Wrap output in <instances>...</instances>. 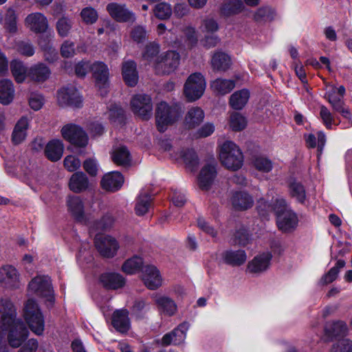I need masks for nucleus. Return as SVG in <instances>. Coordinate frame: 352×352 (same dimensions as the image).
I'll return each instance as SVG.
<instances>
[{
    "mask_svg": "<svg viewBox=\"0 0 352 352\" xmlns=\"http://www.w3.org/2000/svg\"><path fill=\"white\" fill-rule=\"evenodd\" d=\"M8 333L9 344L17 348L26 340L28 329L21 320L16 318V309L8 299L0 300V338Z\"/></svg>",
    "mask_w": 352,
    "mask_h": 352,
    "instance_id": "obj_1",
    "label": "nucleus"
},
{
    "mask_svg": "<svg viewBox=\"0 0 352 352\" xmlns=\"http://www.w3.org/2000/svg\"><path fill=\"white\" fill-rule=\"evenodd\" d=\"M180 115L179 108L177 105H169L166 102L157 104L155 109V121L158 131L164 132L168 126L178 120Z\"/></svg>",
    "mask_w": 352,
    "mask_h": 352,
    "instance_id": "obj_2",
    "label": "nucleus"
},
{
    "mask_svg": "<svg viewBox=\"0 0 352 352\" xmlns=\"http://www.w3.org/2000/svg\"><path fill=\"white\" fill-rule=\"evenodd\" d=\"M219 159L228 169L236 170L241 168L243 155L239 146L231 141L225 142L221 147Z\"/></svg>",
    "mask_w": 352,
    "mask_h": 352,
    "instance_id": "obj_3",
    "label": "nucleus"
},
{
    "mask_svg": "<svg viewBox=\"0 0 352 352\" xmlns=\"http://www.w3.org/2000/svg\"><path fill=\"white\" fill-rule=\"evenodd\" d=\"M24 317L30 329L36 335H41L44 331L43 316L33 299H28L24 307Z\"/></svg>",
    "mask_w": 352,
    "mask_h": 352,
    "instance_id": "obj_4",
    "label": "nucleus"
},
{
    "mask_svg": "<svg viewBox=\"0 0 352 352\" xmlns=\"http://www.w3.org/2000/svg\"><path fill=\"white\" fill-rule=\"evenodd\" d=\"M206 89V81L200 73H194L187 79L184 93L188 100L194 101L199 99Z\"/></svg>",
    "mask_w": 352,
    "mask_h": 352,
    "instance_id": "obj_5",
    "label": "nucleus"
},
{
    "mask_svg": "<svg viewBox=\"0 0 352 352\" xmlns=\"http://www.w3.org/2000/svg\"><path fill=\"white\" fill-rule=\"evenodd\" d=\"M179 63V54L175 51H168L157 57L155 69L159 74H168L177 67Z\"/></svg>",
    "mask_w": 352,
    "mask_h": 352,
    "instance_id": "obj_6",
    "label": "nucleus"
},
{
    "mask_svg": "<svg viewBox=\"0 0 352 352\" xmlns=\"http://www.w3.org/2000/svg\"><path fill=\"white\" fill-rule=\"evenodd\" d=\"M133 112L141 119L148 120L153 114L151 98L146 94H138L131 101Z\"/></svg>",
    "mask_w": 352,
    "mask_h": 352,
    "instance_id": "obj_7",
    "label": "nucleus"
},
{
    "mask_svg": "<svg viewBox=\"0 0 352 352\" xmlns=\"http://www.w3.org/2000/svg\"><path fill=\"white\" fill-rule=\"evenodd\" d=\"M65 140L78 147H85L88 143V136L82 129L76 124H67L61 130Z\"/></svg>",
    "mask_w": 352,
    "mask_h": 352,
    "instance_id": "obj_8",
    "label": "nucleus"
},
{
    "mask_svg": "<svg viewBox=\"0 0 352 352\" xmlns=\"http://www.w3.org/2000/svg\"><path fill=\"white\" fill-rule=\"evenodd\" d=\"M58 103L61 107L79 108L82 106V98L75 87H63L57 92Z\"/></svg>",
    "mask_w": 352,
    "mask_h": 352,
    "instance_id": "obj_9",
    "label": "nucleus"
},
{
    "mask_svg": "<svg viewBox=\"0 0 352 352\" xmlns=\"http://www.w3.org/2000/svg\"><path fill=\"white\" fill-rule=\"evenodd\" d=\"M95 245L103 257L111 258L115 256L119 248L117 241L108 235H96Z\"/></svg>",
    "mask_w": 352,
    "mask_h": 352,
    "instance_id": "obj_10",
    "label": "nucleus"
},
{
    "mask_svg": "<svg viewBox=\"0 0 352 352\" xmlns=\"http://www.w3.org/2000/svg\"><path fill=\"white\" fill-rule=\"evenodd\" d=\"M29 290L36 295L47 298L49 301L52 299V289L48 276H36L28 285Z\"/></svg>",
    "mask_w": 352,
    "mask_h": 352,
    "instance_id": "obj_11",
    "label": "nucleus"
},
{
    "mask_svg": "<svg viewBox=\"0 0 352 352\" xmlns=\"http://www.w3.org/2000/svg\"><path fill=\"white\" fill-rule=\"evenodd\" d=\"M107 10L111 17L119 23H133L135 16L125 4L113 2L107 6Z\"/></svg>",
    "mask_w": 352,
    "mask_h": 352,
    "instance_id": "obj_12",
    "label": "nucleus"
},
{
    "mask_svg": "<svg viewBox=\"0 0 352 352\" xmlns=\"http://www.w3.org/2000/svg\"><path fill=\"white\" fill-rule=\"evenodd\" d=\"M142 278L149 289H156L162 285V277L154 265H146L142 268Z\"/></svg>",
    "mask_w": 352,
    "mask_h": 352,
    "instance_id": "obj_13",
    "label": "nucleus"
},
{
    "mask_svg": "<svg viewBox=\"0 0 352 352\" xmlns=\"http://www.w3.org/2000/svg\"><path fill=\"white\" fill-rule=\"evenodd\" d=\"M25 24L34 33L45 32L48 28L47 18L40 12L28 14L25 19Z\"/></svg>",
    "mask_w": 352,
    "mask_h": 352,
    "instance_id": "obj_14",
    "label": "nucleus"
},
{
    "mask_svg": "<svg viewBox=\"0 0 352 352\" xmlns=\"http://www.w3.org/2000/svg\"><path fill=\"white\" fill-rule=\"evenodd\" d=\"M187 329L188 326L186 323L180 324L177 328L164 335L162 338V344L168 346L170 344L179 345L183 343L186 339Z\"/></svg>",
    "mask_w": 352,
    "mask_h": 352,
    "instance_id": "obj_15",
    "label": "nucleus"
},
{
    "mask_svg": "<svg viewBox=\"0 0 352 352\" xmlns=\"http://www.w3.org/2000/svg\"><path fill=\"white\" fill-rule=\"evenodd\" d=\"M276 223L279 230L289 232L295 229L298 223L296 214L292 210H287L277 215Z\"/></svg>",
    "mask_w": 352,
    "mask_h": 352,
    "instance_id": "obj_16",
    "label": "nucleus"
},
{
    "mask_svg": "<svg viewBox=\"0 0 352 352\" xmlns=\"http://www.w3.org/2000/svg\"><path fill=\"white\" fill-rule=\"evenodd\" d=\"M69 211L76 221L81 223H87L84 212V205L78 196H69L67 201Z\"/></svg>",
    "mask_w": 352,
    "mask_h": 352,
    "instance_id": "obj_17",
    "label": "nucleus"
},
{
    "mask_svg": "<svg viewBox=\"0 0 352 352\" xmlns=\"http://www.w3.org/2000/svg\"><path fill=\"white\" fill-rule=\"evenodd\" d=\"M0 282L6 287L17 288L19 286V275L16 268L6 265L0 269Z\"/></svg>",
    "mask_w": 352,
    "mask_h": 352,
    "instance_id": "obj_18",
    "label": "nucleus"
},
{
    "mask_svg": "<svg viewBox=\"0 0 352 352\" xmlns=\"http://www.w3.org/2000/svg\"><path fill=\"white\" fill-rule=\"evenodd\" d=\"M217 175L216 167L213 164L204 166L199 175L198 184L202 190H208Z\"/></svg>",
    "mask_w": 352,
    "mask_h": 352,
    "instance_id": "obj_19",
    "label": "nucleus"
},
{
    "mask_svg": "<svg viewBox=\"0 0 352 352\" xmlns=\"http://www.w3.org/2000/svg\"><path fill=\"white\" fill-rule=\"evenodd\" d=\"M270 252H264L255 256L248 263V270L251 273L258 274L265 272L270 266L272 259Z\"/></svg>",
    "mask_w": 352,
    "mask_h": 352,
    "instance_id": "obj_20",
    "label": "nucleus"
},
{
    "mask_svg": "<svg viewBox=\"0 0 352 352\" xmlns=\"http://www.w3.org/2000/svg\"><path fill=\"white\" fill-rule=\"evenodd\" d=\"M91 70L99 89H104L108 85L109 69L102 62H96L91 65Z\"/></svg>",
    "mask_w": 352,
    "mask_h": 352,
    "instance_id": "obj_21",
    "label": "nucleus"
},
{
    "mask_svg": "<svg viewBox=\"0 0 352 352\" xmlns=\"http://www.w3.org/2000/svg\"><path fill=\"white\" fill-rule=\"evenodd\" d=\"M123 182L122 174L118 171H113L104 175L101 180V186L106 190L114 192L121 188Z\"/></svg>",
    "mask_w": 352,
    "mask_h": 352,
    "instance_id": "obj_22",
    "label": "nucleus"
},
{
    "mask_svg": "<svg viewBox=\"0 0 352 352\" xmlns=\"http://www.w3.org/2000/svg\"><path fill=\"white\" fill-rule=\"evenodd\" d=\"M154 302L160 314L165 316H173L177 309V307L175 301L166 296H155Z\"/></svg>",
    "mask_w": 352,
    "mask_h": 352,
    "instance_id": "obj_23",
    "label": "nucleus"
},
{
    "mask_svg": "<svg viewBox=\"0 0 352 352\" xmlns=\"http://www.w3.org/2000/svg\"><path fill=\"white\" fill-rule=\"evenodd\" d=\"M122 74L124 82L129 87H135L138 81V74L136 63L133 60L123 63Z\"/></svg>",
    "mask_w": 352,
    "mask_h": 352,
    "instance_id": "obj_24",
    "label": "nucleus"
},
{
    "mask_svg": "<svg viewBox=\"0 0 352 352\" xmlns=\"http://www.w3.org/2000/svg\"><path fill=\"white\" fill-rule=\"evenodd\" d=\"M100 281L107 289H118L125 284L124 278L118 273H104L100 275Z\"/></svg>",
    "mask_w": 352,
    "mask_h": 352,
    "instance_id": "obj_25",
    "label": "nucleus"
},
{
    "mask_svg": "<svg viewBox=\"0 0 352 352\" xmlns=\"http://www.w3.org/2000/svg\"><path fill=\"white\" fill-rule=\"evenodd\" d=\"M112 325L118 331L126 333L130 327L129 311L126 309L115 311L112 316Z\"/></svg>",
    "mask_w": 352,
    "mask_h": 352,
    "instance_id": "obj_26",
    "label": "nucleus"
},
{
    "mask_svg": "<svg viewBox=\"0 0 352 352\" xmlns=\"http://www.w3.org/2000/svg\"><path fill=\"white\" fill-rule=\"evenodd\" d=\"M233 207L237 210H245L253 206L254 200L252 196L244 191L234 192L231 197Z\"/></svg>",
    "mask_w": 352,
    "mask_h": 352,
    "instance_id": "obj_27",
    "label": "nucleus"
},
{
    "mask_svg": "<svg viewBox=\"0 0 352 352\" xmlns=\"http://www.w3.org/2000/svg\"><path fill=\"white\" fill-rule=\"evenodd\" d=\"M63 149V144L60 140H53L45 145V155L51 162H57L62 157Z\"/></svg>",
    "mask_w": 352,
    "mask_h": 352,
    "instance_id": "obj_28",
    "label": "nucleus"
},
{
    "mask_svg": "<svg viewBox=\"0 0 352 352\" xmlns=\"http://www.w3.org/2000/svg\"><path fill=\"white\" fill-rule=\"evenodd\" d=\"M222 258L228 265L240 266L246 261L247 255L245 252L242 250H229L222 253Z\"/></svg>",
    "mask_w": 352,
    "mask_h": 352,
    "instance_id": "obj_29",
    "label": "nucleus"
},
{
    "mask_svg": "<svg viewBox=\"0 0 352 352\" xmlns=\"http://www.w3.org/2000/svg\"><path fill=\"white\" fill-rule=\"evenodd\" d=\"M88 178L86 175L81 171L74 173L69 183L70 190L76 193L85 190L88 188Z\"/></svg>",
    "mask_w": 352,
    "mask_h": 352,
    "instance_id": "obj_30",
    "label": "nucleus"
},
{
    "mask_svg": "<svg viewBox=\"0 0 352 352\" xmlns=\"http://www.w3.org/2000/svg\"><path fill=\"white\" fill-rule=\"evenodd\" d=\"M51 71L44 63H38L31 67L28 76L34 81L44 82L50 76Z\"/></svg>",
    "mask_w": 352,
    "mask_h": 352,
    "instance_id": "obj_31",
    "label": "nucleus"
},
{
    "mask_svg": "<svg viewBox=\"0 0 352 352\" xmlns=\"http://www.w3.org/2000/svg\"><path fill=\"white\" fill-rule=\"evenodd\" d=\"M14 88L12 82L8 79L0 80V102L9 104L13 100Z\"/></svg>",
    "mask_w": 352,
    "mask_h": 352,
    "instance_id": "obj_32",
    "label": "nucleus"
},
{
    "mask_svg": "<svg viewBox=\"0 0 352 352\" xmlns=\"http://www.w3.org/2000/svg\"><path fill=\"white\" fill-rule=\"evenodd\" d=\"M346 331L347 327L346 324L342 321L328 323L324 328L325 336L328 340L344 336Z\"/></svg>",
    "mask_w": 352,
    "mask_h": 352,
    "instance_id": "obj_33",
    "label": "nucleus"
},
{
    "mask_svg": "<svg viewBox=\"0 0 352 352\" xmlns=\"http://www.w3.org/2000/svg\"><path fill=\"white\" fill-rule=\"evenodd\" d=\"M211 65L214 71L226 72L231 65V59L227 54L217 52L212 56Z\"/></svg>",
    "mask_w": 352,
    "mask_h": 352,
    "instance_id": "obj_34",
    "label": "nucleus"
},
{
    "mask_svg": "<svg viewBox=\"0 0 352 352\" xmlns=\"http://www.w3.org/2000/svg\"><path fill=\"white\" fill-rule=\"evenodd\" d=\"M289 195L300 204H304L306 199V190L301 182L292 178L288 184Z\"/></svg>",
    "mask_w": 352,
    "mask_h": 352,
    "instance_id": "obj_35",
    "label": "nucleus"
},
{
    "mask_svg": "<svg viewBox=\"0 0 352 352\" xmlns=\"http://www.w3.org/2000/svg\"><path fill=\"white\" fill-rule=\"evenodd\" d=\"M204 113L197 107L190 108L185 118V124L189 129H192L199 125L204 120Z\"/></svg>",
    "mask_w": 352,
    "mask_h": 352,
    "instance_id": "obj_36",
    "label": "nucleus"
},
{
    "mask_svg": "<svg viewBox=\"0 0 352 352\" xmlns=\"http://www.w3.org/2000/svg\"><path fill=\"white\" fill-rule=\"evenodd\" d=\"M249 98L250 92L248 89H243L235 91L230 97V104L233 109L241 110L247 104Z\"/></svg>",
    "mask_w": 352,
    "mask_h": 352,
    "instance_id": "obj_37",
    "label": "nucleus"
},
{
    "mask_svg": "<svg viewBox=\"0 0 352 352\" xmlns=\"http://www.w3.org/2000/svg\"><path fill=\"white\" fill-rule=\"evenodd\" d=\"M28 126V118H22L18 121L12 135V140L14 144H19L25 139Z\"/></svg>",
    "mask_w": 352,
    "mask_h": 352,
    "instance_id": "obj_38",
    "label": "nucleus"
},
{
    "mask_svg": "<svg viewBox=\"0 0 352 352\" xmlns=\"http://www.w3.org/2000/svg\"><path fill=\"white\" fill-rule=\"evenodd\" d=\"M212 90L220 95H225L230 93L235 87V81L217 78L212 81L210 85Z\"/></svg>",
    "mask_w": 352,
    "mask_h": 352,
    "instance_id": "obj_39",
    "label": "nucleus"
},
{
    "mask_svg": "<svg viewBox=\"0 0 352 352\" xmlns=\"http://www.w3.org/2000/svg\"><path fill=\"white\" fill-rule=\"evenodd\" d=\"M10 70L18 83L23 82L27 76H28V71L23 62L19 60H12L10 63Z\"/></svg>",
    "mask_w": 352,
    "mask_h": 352,
    "instance_id": "obj_40",
    "label": "nucleus"
},
{
    "mask_svg": "<svg viewBox=\"0 0 352 352\" xmlns=\"http://www.w3.org/2000/svg\"><path fill=\"white\" fill-rule=\"evenodd\" d=\"M345 265V262L343 260H338L336 265L331 267L327 273L324 274L320 281V285H327L333 282L338 277L340 270Z\"/></svg>",
    "mask_w": 352,
    "mask_h": 352,
    "instance_id": "obj_41",
    "label": "nucleus"
},
{
    "mask_svg": "<svg viewBox=\"0 0 352 352\" xmlns=\"http://www.w3.org/2000/svg\"><path fill=\"white\" fill-rule=\"evenodd\" d=\"M243 3L241 0H227L221 6V14L225 16L236 14L242 11Z\"/></svg>",
    "mask_w": 352,
    "mask_h": 352,
    "instance_id": "obj_42",
    "label": "nucleus"
},
{
    "mask_svg": "<svg viewBox=\"0 0 352 352\" xmlns=\"http://www.w3.org/2000/svg\"><path fill=\"white\" fill-rule=\"evenodd\" d=\"M112 160L118 165H127L131 161L130 153L126 146H120L113 151Z\"/></svg>",
    "mask_w": 352,
    "mask_h": 352,
    "instance_id": "obj_43",
    "label": "nucleus"
},
{
    "mask_svg": "<svg viewBox=\"0 0 352 352\" xmlns=\"http://www.w3.org/2000/svg\"><path fill=\"white\" fill-rule=\"evenodd\" d=\"M142 258L139 256H133L126 260L122 265V271L128 274L136 273L142 267Z\"/></svg>",
    "mask_w": 352,
    "mask_h": 352,
    "instance_id": "obj_44",
    "label": "nucleus"
},
{
    "mask_svg": "<svg viewBox=\"0 0 352 352\" xmlns=\"http://www.w3.org/2000/svg\"><path fill=\"white\" fill-rule=\"evenodd\" d=\"M153 12L156 18L160 20H166L171 16L173 10L170 4L162 2L155 6Z\"/></svg>",
    "mask_w": 352,
    "mask_h": 352,
    "instance_id": "obj_45",
    "label": "nucleus"
},
{
    "mask_svg": "<svg viewBox=\"0 0 352 352\" xmlns=\"http://www.w3.org/2000/svg\"><path fill=\"white\" fill-rule=\"evenodd\" d=\"M151 199L148 194L141 195L137 200L135 210L137 215L146 214L151 206Z\"/></svg>",
    "mask_w": 352,
    "mask_h": 352,
    "instance_id": "obj_46",
    "label": "nucleus"
},
{
    "mask_svg": "<svg viewBox=\"0 0 352 352\" xmlns=\"http://www.w3.org/2000/svg\"><path fill=\"white\" fill-rule=\"evenodd\" d=\"M182 157L186 166L193 170L197 168L199 159L197 153L192 149H187L182 153Z\"/></svg>",
    "mask_w": 352,
    "mask_h": 352,
    "instance_id": "obj_47",
    "label": "nucleus"
},
{
    "mask_svg": "<svg viewBox=\"0 0 352 352\" xmlns=\"http://www.w3.org/2000/svg\"><path fill=\"white\" fill-rule=\"evenodd\" d=\"M253 165L256 170L263 173H269L273 167L272 161L262 156L255 157L253 160Z\"/></svg>",
    "mask_w": 352,
    "mask_h": 352,
    "instance_id": "obj_48",
    "label": "nucleus"
},
{
    "mask_svg": "<svg viewBox=\"0 0 352 352\" xmlns=\"http://www.w3.org/2000/svg\"><path fill=\"white\" fill-rule=\"evenodd\" d=\"M4 28L10 33H15L17 31L16 14L12 8H9L7 10Z\"/></svg>",
    "mask_w": 352,
    "mask_h": 352,
    "instance_id": "obj_49",
    "label": "nucleus"
},
{
    "mask_svg": "<svg viewBox=\"0 0 352 352\" xmlns=\"http://www.w3.org/2000/svg\"><path fill=\"white\" fill-rule=\"evenodd\" d=\"M80 16L82 21L87 25L95 23L98 19V12L91 7H86L80 12Z\"/></svg>",
    "mask_w": 352,
    "mask_h": 352,
    "instance_id": "obj_50",
    "label": "nucleus"
},
{
    "mask_svg": "<svg viewBox=\"0 0 352 352\" xmlns=\"http://www.w3.org/2000/svg\"><path fill=\"white\" fill-rule=\"evenodd\" d=\"M230 124L232 130L239 131L245 127L246 120L240 113L233 112L230 115Z\"/></svg>",
    "mask_w": 352,
    "mask_h": 352,
    "instance_id": "obj_51",
    "label": "nucleus"
},
{
    "mask_svg": "<svg viewBox=\"0 0 352 352\" xmlns=\"http://www.w3.org/2000/svg\"><path fill=\"white\" fill-rule=\"evenodd\" d=\"M72 27V21L66 17H62L56 22V30L61 37L67 36Z\"/></svg>",
    "mask_w": 352,
    "mask_h": 352,
    "instance_id": "obj_52",
    "label": "nucleus"
},
{
    "mask_svg": "<svg viewBox=\"0 0 352 352\" xmlns=\"http://www.w3.org/2000/svg\"><path fill=\"white\" fill-rule=\"evenodd\" d=\"M109 118L111 121L122 123L124 119V111L117 104H111L109 110Z\"/></svg>",
    "mask_w": 352,
    "mask_h": 352,
    "instance_id": "obj_53",
    "label": "nucleus"
},
{
    "mask_svg": "<svg viewBox=\"0 0 352 352\" xmlns=\"http://www.w3.org/2000/svg\"><path fill=\"white\" fill-rule=\"evenodd\" d=\"M130 36L131 39L137 43H144L147 39L145 28L142 25L133 27L131 31Z\"/></svg>",
    "mask_w": 352,
    "mask_h": 352,
    "instance_id": "obj_54",
    "label": "nucleus"
},
{
    "mask_svg": "<svg viewBox=\"0 0 352 352\" xmlns=\"http://www.w3.org/2000/svg\"><path fill=\"white\" fill-rule=\"evenodd\" d=\"M60 53L62 57L65 58L73 57L76 54L75 43L70 40L65 41L60 46Z\"/></svg>",
    "mask_w": 352,
    "mask_h": 352,
    "instance_id": "obj_55",
    "label": "nucleus"
},
{
    "mask_svg": "<svg viewBox=\"0 0 352 352\" xmlns=\"http://www.w3.org/2000/svg\"><path fill=\"white\" fill-rule=\"evenodd\" d=\"M16 50L21 55L25 56H32L35 50L33 45L29 41H21L16 43Z\"/></svg>",
    "mask_w": 352,
    "mask_h": 352,
    "instance_id": "obj_56",
    "label": "nucleus"
},
{
    "mask_svg": "<svg viewBox=\"0 0 352 352\" xmlns=\"http://www.w3.org/2000/svg\"><path fill=\"white\" fill-rule=\"evenodd\" d=\"M274 17V10L270 7H262L257 10L254 14L256 21H271Z\"/></svg>",
    "mask_w": 352,
    "mask_h": 352,
    "instance_id": "obj_57",
    "label": "nucleus"
},
{
    "mask_svg": "<svg viewBox=\"0 0 352 352\" xmlns=\"http://www.w3.org/2000/svg\"><path fill=\"white\" fill-rule=\"evenodd\" d=\"M250 241V236L248 231L244 228H241L236 231L234 234L233 244L241 246L246 245Z\"/></svg>",
    "mask_w": 352,
    "mask_h": 352,
    "instance_id": "obj_58",
    "label": "nucleus"
},
{
    "mask_svg": "<svg viewBox=\"0 0 352 352\" xmlns=\"http://www.w3.org/2000/svg\"><path fill=\"white\" fill-rule=\"evenodd\" d=\"M159 52L160 45L155 42H151L146 45L142 56L144 59L151 60L152 58L155 57Z\"/></svg>",
    "mask_w": 352,
    "mask_h": 352,
    "instance_id": "obj_59",
    "label": "nucleus"
},
{
    "mask_svg": "<svg viewBox=\"0 0 352 352\" xmlns=\"http://www.w3.org/2000/svg\"><path fill=\"white\" fill-rule=\"evenodd\" d=\"M331 352H352V341L349 339L339 340L333 346Z\"/></svg>",
    "mask_w": 352,
    "mask_h": 352,
    "instance_id": "obj_60",
    "label": "nucleus"
},
{
    "mask_svg": "<svg viewBox=\"0 0 352 352\" xmlns=\"http://www.w3.org/2000/svg\"><path fill=\"white\" fill-rule=\"evenodd\" d=\"M329 103L331 104L335 111L341 113L345 118L349 116V109L344 107V103L340 97H338L335 100H331Z\"/></svg>",
    "mask_w": 352,
    "mask_h": 352,
    "instance_id": "obj_61",
    "label": "nucleus"
},
{
    "mask_svg": "<svg viewBox=\"0 0 352 352\" xmlns=\"http://www.w3.org/2000/svg\"><path fill=\"white\" fill-rule=\"evenodd\" d=\"M80 160L73 155H68L64 160V166L70 172H73L80 168Z\"/></svg>",
    "mask_w": 352,
    "mask_h": 352,
    "instance_id": "obj_62",
    "label": "nucleus"
},
{
    "mask_svg": "<svg viewBox=\"0 0 352 352\" xmlns=\"http://www.w3.org/2000/svg\"><path fill=\"white\" fill-rule=\"evenodd\" d=\"M43 102L44 100L41 95L35 93H32L30 94L29 98V104L32 109L35 111L39 110L42 107Z\"/></svg>",
    "mask_w": 352,
    "mask_h": 352,
    "instance_id": "obj_63",
    "label": "nucleus"
},
{
    "mask_svg": "<svg viewBox=\"0 0 352 352\" xmlns=\"http://www.w3.org/2000/svg\"><path fill=\"white\" fill-rule=\"evenodd\" d=\"M320 116L327 129H331L333 121L332 114L325 106L320 107Z\"/></svg>",
    "mask_w": 352,
    "mask_h": 352,
    "instance_id": "obj_64",
    "label": "nucleus"
}]
</instances>
